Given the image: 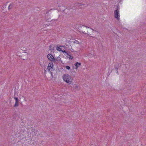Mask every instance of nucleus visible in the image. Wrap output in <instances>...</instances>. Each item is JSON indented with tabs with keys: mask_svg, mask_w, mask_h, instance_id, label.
Masks as SVG:
<instances>
[{
	"mask_svg": "<svg viewBox=\"0 0 146 146\" xmlns=\"http://www.w3.org/2000/svg\"><path fill=\"white\" fill-rule=\"evenodd\" d=\"M115 68L117 70L118 69V68Z\"/></svg>",
	"mask_w": 146,
	"mask_h": 146,
	"instance_id": "nucleus-23",
	"label": "nucleus"
},
{
	"mask_svg": "<svg viewBox=\"0 0 146 146\" xmlns=\"http://www.w3.org/2000/svg\"><path fill=\"white\" fill-rule=\"evenodd\" d=\"M49 49L50 50H54V47L53 46V45H51L49 46Z\"/></svg>",
	"mask_w": 146,
	"mask_h": 146,
	"instance_id": "nucleus-12",
	"label": "nucleus"
},
{
	"mask_svg": "<svg viewBox=\"0 0 146 146\" xmlns=\"http://www.w3.org/2000/svg\"><path fill=\"white\" fill-rule=\"evenodd\" d=\"M118 7H117L116 8L117 9L115 10L114 11V17L118 21L119 20L120 17L119 11L118 9Z\"/></svg>",
	"mask_w": 146,
	"mask_h": 146,
	"instance_id": "nucleus-2",
	"label": "nucleus"
},
{
	"mask_svg": "<svg viewBox=\"0 0 146 146\" xmlns=\"http://www.w3.org/2000/svg\"><path fill=\"white\" fill-rule=\"evenodd\" d=\"M63 80L68 84H71L73 78L67 74H64L62 76Z\"/></svg>",
	"mask_w": 146,
	"mask_h": 146,
	"instance_id": "nucleus-1",
	"label": "nucleus"
},
{
	"mask_svg": "<svg viewBox=\"0 0 146 146\" xmlns=\"http://www.w3.org/2000/svg\"><path fill=\"white\" fill-rule=\"evenodd\" d=\"M81 63H78V62H76L75 64L74 65L76 66L75 68L77 69L81 65Z\"/></svg>",
	"mask_w": 146,
	"mask_h": 146,
	"instance_id": "nucleus-7",
	"label": "nucleus"
},
{
	"mask_svg": "<svg viewBox=\"0 0 146 146\" xmlns=\"http://www.w3.org/2000/svg\"><path fill=\"white\" fill-rule=\"evenodd\" d=\"M47 58L49 61L54 63L55 62V58L51 54H48L47 56Z\"/></svg>",
	"mask_w": 146,
	"mask_h": 146,
	"instance_id": "nucleus-3",
	"label": "nucleus"
},
{
	"mask_svg": "<svg viewBox=\"0 0 146 146\" xmlns=\"http://www.w3.org/2000/svg\"><path fill=\"white\" fill-rule=\"evenodd\" d=\"M14 99L15 100V104L14 106V107H16L19 106V100L18 98L16 97H14Z\"/></svg>",
	"mask_w": 146,
	"mask_h": 146,
	"instance_id": "nucleus-4",
	"label": "nucleus"
},
{
	"mask_svg": "<svg viewBox=\"0 0 146 146\" xmlns=\"http://www.w3.org/2000/svg\"><path fill=\"white\" fill-rule=\"evenodd\" d=\"M82 32L83 33H84L85 34H87V35H88V36H89V34H88V33H85L83 31H82ZM91 37H94H94H93V36H91Z\"/></svg>",
	"mask_w": 146,
	"mask_h": 146,
	"instance_id": "nucleus-17",
	"label": "nucleus"
},
{
	"mask_svg": "<svg viewBox=\"0 0 146 146\" xmlns=\"http://www.w3.org/2000/svg\"><path fill=\"white\" fill-rule=\"evenodd\" d=\"M36 132V134H37V135H38V134H39V132H38V131L37 130H36L35 131V132Z\"/></svg>",
	"mask_w": 146,
	"mask_h": 146,
	"instance_id": "nucleus-19",
	"label": "nucleus"
},
{
	"mask_svg": "<svg viewBox=\"0 0 146 146\" xmlns=\"http://www.w3.org/2000/svg\"><path fill=\"white\" fill-rule=\"evenodd\" d=\"M86 27L87 28H88V27H86Z\"/></svg>",
	"mask_w": 146,
	"mask_h": 146,
	"instance_id": "nucleus-24",
	"label": "nucleus"
},
{
	"mask_svg": "<svg viewBox=\"0 0 146 146\" xmlns=\"http://www.w3.org/2000/svg\"><path fill=\"white\" fill-rule=\"evenodd\" d=\"M48 12H49V11H47L46 12V14L47 13H48Z\"/></svg>",
	"mask_w": 146,
	"mask_h": 146,
	"instance_id": "nucleus-22",
	"label": "nucleus"
},
{
	"mask_svg": "<svg viewBox=\"0 0 146 146\" xmlns=\"http://www.w3.org/2000/svg\"><path fill=\"white\" fill-rule=\"evenodd\" d=\"M46 73V70H45L44 69V74H45Z\"/></svg>",
	"mask_w": 146,
	"mask_h": 146,
	"instance_id": "nucleus-20",
	"label": "nucleus"
},
{
	"mask_svg": "<svg viewBox=\"0 0 146 146\" xmlns=\"http://www.w3.org/2000/svg\"><path fill=\"white\" fill-rule=\"evenodd\" d=\"M13 5L12 4H10L8 7V10H10L12 9L13 7Z\"/></svg>",
	"mask_w": 146,
	"mask_h": 146,
	"instance_id": "nucleus-9",
	"label": "nucleus"
},
{
	"mask_svg": "<svg viewBox=\"0 0 146 146\" xmlns=\"http://www.w3.org/2000/svg\"><path fill=\"white\" fill-rule=\"evenodd\" d=\"M66 68L67 70H69L70 69V67L69 66H66Z\"/></svg>",
	"mask_w": 146,
	"mask_h": 146,
	"instance_id": "nucleus-15",
	"label": "nucleus"
},
{
	"mask_svg": "<svg viewBox=\"0 0 146 146\" xmlns=\"http://www.w3.org/2000/svg\"><path fill=\"white\" fill-rule=\"evenodd\" d=\"M50 71H48L49 72H50V71L51 72V71H54V69L53 68V67H52V68L50 67Z\"/></svg>",
	"mask_w": 146,
	"mask_h": 146,
	"instance_id": "nucleus-14",
	"label": "nucleus"
},
{
	"mask_svg": "<svg viewBox=\"0 0 146 146\" xmlns=\"http://www.w3.org/2000/svg\"><path fill=\"white\" fill-rule=\"evenodd\" d=\"M70 59H72L73 58V57L72 56H71L70 55H69L68 53V55H66Z\"/></svg>",
	"mask_w": 146,
	"mask_h": 146,
	"instance_id": "nucleus-11",
	"label": "nucleus"
},
{
	"mask_svg": "<svg viewBox=\"0 0 146 146\" xmlns=\"http://www.w3.org/2000/svg\"><path fill=\"white\" fill-rule=\"evenodd\" d=\"M61 51H62V52L63 53H65L66 54V55H68V53L66 52L64 50H61Z\"/></svg>",
	"mask_w": 146,
	"mask_h": 146,
	"instance_id": "nucleus-13",
	"label": "nucleus"
},
{
	"mask_svg": "<svg viewBox=\"0 0 146 146\" xmlns=\"http://www.w3.org/2000/svg\"><path fill=\"white\" fill-rule=\"evenodd\" d=\"M57 50H61V48H60V47H58V46H57Z\"/></svg>",
	"mask_w": 146,
	"mask_h": 146,
	"instance_id": "nucleus-16",
	"label": "nucleus"
},
{
	"mask_svg": "<svg viewBox=\"0 0 146 146\" xmlns=\"http://www.w3.org/2000/svg\"><path fill=\"white\" fill-rule=\"evenodd\" d=\"M91 29L93 31H95V32H96V30H95L94 29H92V28H91Z\"/></svg>",
	"mask_w": 146,
	"mask_h": 146,
	"instance_id": "nucleus-21",
	"label": "nucleus"
},
{
	"mask_svg": "<svg viewBox=\"0 0 146 146\" xmlns=\"http://www.w3.org/2000/svg\"><path fill=\"white\" fill-rule=\"evenodd\" d=\"M78 6L81 8H83L84 7V5L82 4H78Z\"/></svg>",
	"mask_w": 146,
	"mask_h": 146,
	"instance_id": "nucleus-10",
	"label": "nucleus"
},
{
	"mask_svg": "<svg viewBox=\"0 0 146 146\" xmlns=\"http://www.w3.org/2000/svg\"><path fill=\"white\" fill-rule=\"evenodd\" d=\"M55 62H54V63L55 64L57 63V62H60V61H61V62H62L61 58L59 56H58L57 58H55Z\"/></svg>",
	"mask_w": 146,
	"mask_h": 146,
	"instance_id": "nucleus-5",
	"label": "nucleus"
},
{
	"mask_svg": "<svg viewBox=\"0 0 146 146\" xmlns=\"http://www.w3.org/2000/svg\"><path fill=\"white\" fill-rule=\"evenodd\" d=\"M53 63L52 62L51 63H49V64H48V66L47 68V69L48 71H50V67L52 68L53 67Z\"/></svg>",
	"mask_w": 146,
	"mask_h": 146,
	"instance_id": "nucleus-6",
	"label": "nucleus"
},
{
	"mask_svg": "<svg viewBox=\"0 0 146 146\" xmlns=\"http://www.w3.org/2000/svg\"><path fill=\"white\" fill-rule=\"evenodd\" d=\"M49 72H50V73L51 74V76H52V78H53V72H52L51 71Z\"/></svg>",
	"mask_w": 146,
	"mask_h": 146,
	"instance_id": "nucleus-18",
	"label": "nucleus"
},
{
	"mask_svg": "<svg viewBox=\"0 0 146 146\" xmlns=\"http://www.w3.org/2000/svg\"><path fill=\"white\" fill-rule=\"evenodd\" d=\"M73 87L74 88L78 90H80V87L79 86H78L76 84H74L73 86Z\"/></svg>",
	"mask_w": 146,
	"mask_h": 146,
	"instance_id": "nucleus-8",
	"label": "nucleus"
}]
</instances>
